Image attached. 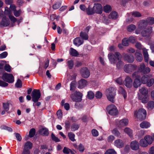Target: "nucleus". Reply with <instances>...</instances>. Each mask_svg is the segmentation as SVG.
<instances>
[{
	"mask_svg": "<svg viewBox=\"0 0 154 154\" xmlns=\"http://www.w3.org/2000/svg\"><path fill=\"white\" fill-rule=\"evenodd\" d=\"M106 95L108 100L112 103L115 102L116 90L113 88H110L106 91Z\"/></svg>",
	"mask_w": 154,
	"mask_h": 154,
	"instance_id": "f257e3e1",
	"label": "nucleus"
},
{
	"mask_svg": "<svg viewBox=\"0 0 154 154\" xmlns=\"http://www.w3.org/2000/svg\"><path fill=\"white\" fill-rule=\"evenodd\" d=\"M108 57L111 63L114 64L116 63L117 60H119L122 57L121 54L118 52H116L115 54L110 53L108 54Z\"/></svg>",
	"mask_w": 154,
	"mask_h": 154,
	"instance_id": "f03ea898",
	"label": "nucleus"
},
{
	"mask_svg": "<svg viewBox=\"0 0 154 154\" xmlns=\"http://www.w3.org/2000/svg\"><path fill=\"white\" fill-rule=\"evenodd\" d=\"M152 144V140L150 135L145 136L144 138L141 139L139 142L140 146L143 147H146L148 146L149 145Z\"/></svg>",
	"mask_w": 154,
	"mask_h": 154,
	"instance_id": "7ed1b4c3",
	"label": "nucleus"
},
{
	"mask_svg": "<svg viewBox=\"0 0 154 154\" xmlns=\"http://www.w3.org/2000/svg\"><path fill=\"white\" fill-rule=\"evenodd\" d=\"M132 76L133 78H136L134 81L133 86L134 88H137L139 87L142 84L140 79V76L139 75V72H135L132 74Z\"/></svg>",
	"mask_w": 154,
	"mask_h": 154,
	"instance_id": "20e7f679",
	"label": "nucleus"
},
{
	"mask_svg": "<svg viewBox=\"0 0 154 154\" xmlns=\"http://www.w3.org/2000/svg\"><path fill=\"white\" fill-rule=\"evenodd\" d=\"M134 116L139 119H144L146 116V112L143 109H139L137 112L135 111L134 112Z\"/></svg>",
	"mask_w": 154,
	"mask_h": 154,
	"instance_id": "39448f33",
	"label": "nucleus"
},
{
	"mask_svg": "<svg viewBox=\"0 0 154 154\" xmlns=\"http://www.w3.org/2000/svg\"><path fill=\"white\" fill-rule=\"evenodd\" d=\"M82 96V94L79 91H75L74 93L72 94L70 97L72 100L75 102H80L81 101Z\"/></svg>",
	"mask_w": 154,
	"mask_h": 154,
	"instance_id": "423d86ee",
	"label": "nucleus"
},
{
	"mask_svg": "<svg viewBox=\"0 0 154 154\" xmlns=\"http://www.w3.org/2000/svg\"><path fill=\"white\" fill-rule=\"evenodd\" d=\"M2 78L4 81L9 83H12L14 81V77L13 75L6 72L4 73L2 75Z\"/></svg>",
	"mask_w": 154,
	"mask_h": 154,
	"instance_id": "0eeeda50",
	"label": "nucleus"
},
{
	"mask_svg": "<svg viewBox=\"0 0 154 154\" xmlns=\"http://www.w3.org/2000/svg\"><path fill=\"white\" fill-rule=\"evenodd\" d=\"M32 100L34 103L38 101L41 96L40 91L38 90L34 89L32 93Z\"/></svg>",
	"mask_w": 154,
	"mask_h": 154,
	"instance_id": "6e6552de",
	"label": "nucleus"
},
{
	"mask_svg": "<svg viewBox=\"0 0 154 154\" xmlns=\"http://www.w3.org/2000/svg\"><path fill=\"white\" fill-rule=\"evenodd\" d=\"M107 109L109 114L112 115L116 116L118 113L116 107L113 104L109 106Z\"/></svg>",
	"mask_w": 154,
	"mask_h": 154,
	"instance_id": "1a4fd4ad",
	"label": "nucleus"
},
{
	"mask_svg": "<svg viewBox=\"0 0 154 154\" xmlns=\"http://www.w3.org/2000/svg\"><path fill=\"white\" fill-rule=\"evenodd\" d=\"M138 70V71L137 72H139V75L140 72L144 74H146L149 73L150 71V69L148 67H146L145 65L143 63L140 64Z\"/></svg>",
	"mask_w": 154,
	"mask_h": 154,
	"instance_id": "9d476101",
	"label": "nucleus"
},
{
	"mask_svg": "<svg viewBox=\"0 0 154 154\" xmlns=\"http://www.w3.org/2000/svg\"><path fill=\"white\" fill-rule=\"evenodd\" d=\"M137 68V66H136L129 64L125 66L124 70L126 72L130 73L132 71L135 70Z\"/></svg>",
	"mask_w": 154,
	"mask_h": 154,
	"instance_id": "9b49d317",
	"label": "nucleus"
},
{
	"mask_svg": "<svg viewBox=\"0 0 154 154\" xmlns=\"http://www.w3.org/2000/svg\"><path fill=\"white\" fill-rule=\"evenodd\" d=\"M125 60L128 63H132L134 60V58L133 55L131 54H128L123 53L122 54Z\"/></svg>",
	"mask_w": 154,
	"mask_h": 154,
	"instance_id": "f8f14e48",
	"label": "nucleus"
},
{
	"mask_svg": "<svg viewBox=\"0 0 154 154\" xmlns=\"http://www.w3.org/2000/svg\"><path fill=\"white\" fill-rule=\"evenodd\" d=\"M152 32V28L148 27L145 29L143 30L141 32V35L143 37H148Z\"/></svg>",
	"mask_w": 154,
	"mask_h": 154,
	"instance_id": "ddd939ff",
	"label": "nucleus"
},
{
	"mask_svg": "<svg viewBox=\"0 0 154 154\" xmlns=\"http://www.w3.org/2000/svg\"><path fill=\"white\" fill-rule=\"evenodd\" d=\"M81 73L82 76L85 78H88L90 75V71L86 67H84L81 69Z\"/></svg>",
	"mask_w": 154,
	"mask_h": 154,
	"instance_id": "4468645a",
	"label": "nucleus"
},
{
	"mask_svg": "<svg viewBox=\"0 0 154 154\" xmlns=\"http://www.w3.org/2000/svg\"><path fill=\"white\" fill-rule=\"evenodd\" d=\"M94 13L101 14L102 12V7L100 4H95L93 6Z\"/></svg>",
	"mask_w": 154,
	"mask_h": 154,
	"instance_id": "2eb2a0df",
	"label": "nucleus"
},
{
	"mask_svg": "<svg viewBox=\"0 0 154 154\" xmlns=\"http://www.w3.org/2000/svg\"><path fill=\"white\" fill-rule=\"evenodd\" d=\"M124 83L125 86L127 88H130L132 86V80L129 76H127L125 78Z\"/></svg>",
	"mask_w": 154,
	"mask_h": 154,
	"instance_id": "dca6fc26",
	"label": "nucleus"
},
{
	"mask_svg": "<svg viewBox=\"0 0 154 154\" xmlns=\"http://www.w3.org/2000/svg\"><path fill=\"white\" fill-rule=\"evenodd\" d=\"M139 143L137 141L134 140L131 142L130 147L132 150H137L139 148Z\"/></svg>",
	"mask_w": 154,
	"mask_h": 154,
	"instance_id": "f3484780",
	"label": "nucleus"
},
{
	"mask_svg": "<svg viewBox=\"0 0 154 154\" xmlns=\"http://www.w3.org/2000/svg\"><path fill=\"white\" fill-rule=\"evenodd\" d=\"M128 120L126 119H123L119 121L118 124L119 127L121 128L128 125Z\"/></svg>",
	"mask_w": 154,
	"mask_h": 154,
	"instance_id": "a211bd4d",
	"label": "nucleus"
},
{
	"mask_svg": "<svg viewBox=\"0 0 154 154\" xmlns=\"http://www.w3.org/2000/svg\"><path fill=\"white\" fill-rule=\"evenodd\" d=\"M10 21L9 19L5 17H4L0 23V25L4 26H7L10 25Z\"/></svg>",
	"mask_w": 154,
	"mask_h": 154,
	"instance_id": "6ab92c4d",
	"label": "nucleus"
},
{
	"mask_svg": "<svg viewBox=\"0 0 154 154\" xmlns=\"http://www.w3.org/2000/svg\"><path fill=\"white\" fill-rule=\"evenodd\" d=\"M114 145L118 148H122L124 146V143L122 140L120 139H117L114 142Z\"/></svg>",
	"mask_w": 154,
	"mask_h": 154,
	"instance_id": "aec40b11",
	"label": "nucleus"
},
{
	"mask_svg": "<svg viewBox=\"0 0 154 154\" xmlns=\"http://www.w3.org/2000/svg\"><path fill=\"white\" fill-rule=\"evenodd\" d=\"M78 83V88H82L87 85V82L85 80L82 79L79 81Z\"/></svg>",
	"mask_w": 154,
	"mask_h": 154,
	"instance_id": "412c9836",
	"label": "nucleus"
},
{
	"mask_svg": "<svg viewBox=\"0 0 154 154\" xmlns=\"http://www.w3.org/2000/svg\"><path fill=\"white\" fill-rule=\"evenodd\" d=\"M73 42L74 45L78 47L82 45L83 42V40L79 37L75 38Z\"/></svg>",
	"mask_w": 154,
	"mask_h": 154,
	"instance_id": "4be33fe9",
	"label": "nucleus"
},
{
	"mask_svg": "<svg viewBox=\"0 0 154 154\" xmlns=\"http://www.w3.org/2000/svg\"><path fill=\"white\" fill-rule=\"evenodd\" d=\"M138 99L141 100V102L142 103H146L149 100L148 95L144 96L139 95L138 96Z\"/></svg>",
	"mask_w": 154,
	"mask_h": 154,
	"instance_id": "5701e85b",
	"label": "nucleus"
},
{
	"mask_svg": "<svg viewBox=\"0 0 154 154\" xmlns=\"http://www.w3.org/2000/svg\"><path fill=\"white\" fill-rule=\"evenodd\" d=\"M149 79V76L146 75H144L140 78L142 83L143 84H146Z\"/></svg>",
	"mask_w": 154,
	"mask_h": 154,
	"instance_id": "b1692460",
	"label": "nucleus"
},
{
	"mask_svg": "<svg viewBox=\"0 0 154 154\" xmlns=\"http://www.w3.org/2000/svg\"><path fill=\"white\" fill-rule=\"evenodd\" d=\"M139 91L142 96L148 95V91L147 88L145 87L141 88L139 89Z\"/></svg>",
	"mask_w": 154,
	"mask_h": 154,
	"instance_id": "393cba45",
	"label": "nucleus"
},
{
	"mask_svg": "<svg viewBox=\"0 0 154 154\" xmlns=\"http://www.w3.org/2000/svg\"><path fill=\"white\" fill-rule=\"evenodd\" d=\"M148 24V22L146 19L143 20L140 23L138 27L140 29L144 28Z\"/></svg>",
	"mask_w": 154,
	"mask_h": 154,
	"instance_id": "a878e982",
	"label": "nucleus"
},
{
	"mask_svg": "<svg viewBox=\"0 0 154 154\" xmlns=\"http://www.w3.org/2000/svg\"><path fill=\"white\" fill-rule=\"evenodd\" d=\"M124 132L127 134L131 137H133L132 131L130 128L127 127L124 130Z\"/></svg>",
	"mask_w": 154,
	"mask_h": 154,
	"instance_id": "bb28decb",
	"label": "nucleus"
},
{
	"mask_svg": "<svg viewBox=\"0 0 154 154\" xmlns=\"http://www.w3.org/2000/svg\"><path fill=\"white\" fill-rule=\"evenodd\" d=\"M143 51L145 61L146 62H147L149 60V55L147 51V50L145 48H143Z\"/></svg>",
	"mask_w": 154,
	"mask_h": 154,
	"instance_id": "cd10ccee",
	"label": "nucleus"
},
{
	"mask_svg": "<svg viewBox=\"0 0 154 154\" xmlns=\"http://www.w3.org/2000/svg\"><path fill=\"white\" fill-rule=\"evenodd\" d=\"M135 56L136 60L138 62H141L143 60V57L142 54L138 52L135 53Z\"/></svg>",
	"mask_w": 154,
	"mask_h": 154,
	"instance_id": "c85d7f7f",
	"label": "nucleus"
},
{
	"mask_svg": "<svg viewBox=\"0 0 154 154\" xmlns=\"http://www.w3.org/2000/svg\"><path fill=\"white\" fill-rule=\"evenodd\" d=\"M32 143L29 141L26 142L24 145V149L29 150L32 147Z\"/></svg>",
	"mask_w": 154,
	"mask_h": 154,
	"instance_id": "c756f323",
	"label": "nucleus"
},
{
	"mask_svg": "<svg viewBox=\"0 0 154 154\" xmlns=\"http://www.w3.org/2000/svg\"><path fill=\"white\" fill-rule=\"evenodd\" d=\"M150 126V124L146 122H141L140 126V127L143 128H146L149 127Z\"/></svg>",
	"mask_w": 154,
	"mask_h": 154,
	"instance_id": "7c9ffc66",
	"label": "nucleus"
},
{
	"mask_svg": "<svg viewBox=\"0 0 154 154\" xmlns=\"http://www.w3.org/2000/svg\"><path fill=\"white\" fill-rule=\"evenodd\" d=\"M118 17V14L117 13L115 12H111L109 16V18L110 19H116Z\"/></svg>",
	"mask_w": 154,
	"mask_h": 154,
	"instance_id": "2f4dec72",
	"label": "nucleus"
},
{
	"mask_svg": "<svg viewBox=\"0 0 154 154\" xmlns=\"http://www.w3.org/2000/svg\"><path fill=\"white\" fill-rule=\"evenodd\" d=\"M118 92L119 93L122 94L125 99L127 97V95H126V93L125 90L123 89V88L122 87H119Z\"/></svg>",
	"mask_w": 154,
	"mask_h": 154,
	"instance_id": "473e14b6",
	"label": "nucleus"
},
{
	"mask_svg": "<svg viewBox=\"0 0 154 154\" xmlns=\"http://www.w3.org/2000/svg\"><path fill=\"white\" fill-rule=\"evenodd\" d=\"M69 53L70 55L76 57L79 55L78 52L72 48H70Z\"/></svg>",
	"mask_w": 154,
	"mask_h": 154,
	"instance_id": "72a5a7b5",
	"label": "nucleus"
},
{
	"mask_svg": "<svg viewBox=\"0 0 154 154\" xmlns=\"http://www.w3.org/2000/svg\"><path fill=\"white\" fill-rule=\"evenodd\" d=\"M86 11L87 14L89 15H92L95 13L93 8H91L89 6L86 8Z\"/></svg>",
	"mask_w": 154,
	"mask_h": 154,
	"instance_id": "f704fd0d",
	"label": "nucleus"
},
{
	"mask_svg": "<svg viewBox=\"0 0 154 154\" xmlns=\"http://www.w3.org/2000/svg\"><path fill=\"white\" fill-rule=\"evenodd\" d=\"M136 26L134 24H131L128 26L127 27V30L129 32L134 31L136 28Z\"/></svg>",
	"mask_w": 154,
	"mask_h": 154,
	"instance_id": "c9c22d12",
	"label": "nucleus"
},
{
	"mask_svg": "<svg viewBox=\"0 0 154 154\" xmlns=\"http://www.w3.org/2000/svg\"><path fill=\"white\" fill-rule=\"evenodd\" d=\"M68 136L70 140L72 142H74L75 140V134L71 132L68 133Z\"/></svg>",
	"mask_w": 154,
	"mask_h": 154,
	"instance_id": "e433bc0d",
	"label": "nucleus"
},
{
	"mask_svg": "<svg viewBox=\"0 0 154 154\" xmlns=\"http://www.w3.org/2000/svg\"><path fill=\"white\" fill-rule=\"evenodd\" d=\"M154 107V102L153 101H149L147 103V108L149 110H151Z\"/></svg>",
	"mask_w": 154,
	"mask_h": 154,
	"instance_id": "4c0bfd02",
	"label": "nucleus"
},
{
	"mask_svg": "<svg viewBox=\"0 0 154 154\" xmlns=\"http://www.w3.org/2000/svg\"><path fill=\"white\" fill-rule=\"evenodd\" d=\"M112 133L115 136L119 137H121L120 133L118 130L116 128H115L112 131Z\"/></svg>",
	"mask_w": 154,
	"mask_h": 154,
	"instance_id": "58836bf2",
	"label": "nucleus"
},
{
	"mask_svg": "<svg viewBox=\"0 0 154 154\" xmlns=\"http://www.w3.org/2000/svg\"><path fill=\"white\" fill-rule=\"evenodd\" d=\"M123 65V62L121 60H119L116 63V67L117 69H120L122 68Z\"/></svg>",
	"mask_w": 154,
	"mask_h": 154,
	"instance_id": "ea45409f",
	"label": "nucleus"
},
{
	"mask_svg": "<svg viewBox=\"0 0 154 154\" xmlns=\"http://www.w3.org/2000/svg\"><path fill=\"white\" fill-rule=\"evenodd\" d=\"M103 10L105 12L108 13L111 10V7L110 5H107L104 7Z\"/></svg>",
	"mask_w": 154,
	"mask_h": 154,
	"instance_id": "a19ab883",
	"label": "nucleus"
},
{
	"mask_svg": "<svg viewBox=\"0 0 154 154\" xmlns=\"http://www.w3.org/2000/svg\"><path fill=\"white\" fill-rule=\"evenodd\" d=\"M145 134V131L144 130H141L138 131L136 135L139 138H140Z\"/></svg>",
	"mask_w": 154,
	"mask_h": 154,
	"instance_id": "79ce46f5",
	"label": "nucleus"
},
{
	"mask_svg": "<svg viewBox=\"0 0 154 154\" xmlns=\"http://www.w3.org/2000/svg\"><path fill=\"white\" fill-rule=\"evenodd\" d=\"M79 127L78 125L75 124H73L71 127V130L72 131H74L77 130Z\"/></svg>",
	"mask_w": 154,
	"mask_h": 154,
	"instance_id": "37998d69",
	"label": "nucleus"
},
{
	"mask_svg": "<svg viewBox=\"0 0 154 154\" xmlns=\"http://www.w3.org/2000/svg\"><path fill=\"white\" fill-rule=\"evenodd\" d=\"M67 65L69 69H72L74 65V63L73 61L72 60H68L67 61Z\"/></svg>",
	"mask_w": 154,
	"mask_h": 154,
	"instance_id": "c03bdc74",
	"label": "nucleus"
},
{
	"mask_svg": "<svg viewBox=\"0 0 154 154\" xmlns=\"http://www.w3.org/2000/svg\"><path fill=\"white\" fill-rule=\"evenodd\" d=\"M35 129L32 128L29 131V136L30 138L33 137L35 134Z\"/></svg>",
	"mask_w": 154,
	"mask_h": 154,
	"instance_id": "a18cd8bd",
	"label": "nucleus"
},
{
	"mask_svg": "<svg viewBox=\"0 0 154 154\" xmlns=\"http://www.w3.org/2000/svg\"><path fill=\"white\" fill-rule=\"evenodd\" d=\"M104 154H116V152L113 149H108Z\"/></svg>",
	"mask_w": 154,
	"mask_h": 154,
	"instance_id": "49530a36",
	"label": "nucleus"
},
{
	"mask_svg": "<svg viewBox=\"0 0 154 154\" xmlns=\"http://www.w3.org/2000/svg\"><path fill=\"white\" fill-rule=\"evenodd\" d=\"M149 24L152 25L154 23V18L149 17L146 19Z\"/></svg>",
	"mask_w": 154,
	"mask_h": 154,
	"instance_id": "de8ad7c7",
	"label": "nucleus"
},
{
	"mask_svg": "<svg viewBox=\"0 0 154 154\" xmlns=\"http://www.w3.org/2000/svg\"><path fill=\"white\" fill-rule=\"evenodd\" d=\"M40 132L42 133L43 135L45 136H47L49 134L48 130L46 128H43L40 130Z\"/></svg>",
	"mask_w": 154,
	"mask_h": 154,
	"instance_id": "09e8293b",
	"label": "nucleus"
},
{
	"mask_svg": "<svg viewBox=\"0 0 154 154\" xmlns=\"http://www.w3.org/2000/svg\"><path fill=\"white\" fill-rule=\"evenodd\" d=\"M76 82L75 81L72 82L70 84V90L72 91L74 90L75 88Z\"/></svg>",
	"mask_w": 154,
	"mask_h": 154,
	"instance_id": "8fccbe9b",
	"label": "nucleus"
},
{
	"mask_svg": "<svg viewBox=\"0 0 154 154\" xmlns=\"http://www.w3.org/2000/svg\"><path fill=\"white\" fill-rule=\"evenodd\" d=\"M80 36L83 39L85 40H87L88 38V36L87 34L85 33L81 32L80 33Z\"/></svg>",
	"mask_w": 154,
	"mask_h": 154,
	"instance_id": "3c124183",
	"label": "nucleus"
},
{
	"mask_svg": "<svg viewBox=\"0 0 154 154\" xmlns=\"http://www.w3.org/2000/svg\"><path fill=\"white\" fill-rule=\"evenodd\" d=\"M132 15L135 17H139L141 16V14L138 11L132 12Z\"/></svg>",
	"mask_w": 154,
	"mask_h": 154,
	"instance_id": "603ef678",
	"label": "nucleus"
},
{
	"mask_svg": "<svg viewBox=\"0 0 154 154\" xmlns=\"http://www.w3.org/2000/svg\"><path fill=\"white\" fill-rule=\"evenodd\" d=\"M94 96V93L91 91H89L88 92V97L90 99H93Z\"/></svg>",
	"mask_w": 154,
	"mask_h": 154,
	"instance_id": "864d4df0",
	"label": "nucleus"
},
{
	"mask_svg": "<svg viewBox=\"0 0 154 154\" xmlns=\"http://www.w3.org/2000/svg\"><path fill=\"white\" fill-rule=\"evenodd\" d=\"M154 83V79H151L149 80L146 83L148 87H150L152 86Z\"/></svg>",
	"mask_w": 154,
	"mask_h": 154,
	"instance_id": "5fc2aeb1",
	"label": "nucleus"
},
{
	"mask_svg": "<svg viewBox=\"0 0 154 154\" xmlns=\"http://www.w3.org/2000/svg\"><path fill=\"white\" fill-rule=\"evenodd\" d=\"M4 109L6 111H8L9 109V104L8 103H3V104Z\"/></svg>",
	"mask_w": 154,
	"mask_h": 154,
	"instance_id": "6e6d98bb",
	"label": "nucleus"
},
{
	"mask_svg": "<svg viewBox=\"0 0 154 154\" xmlns=\"http://www.w3.org/2000/svg\"><path fill=\"white\" fill-rule=\"evenodd\" d=\"M128 40L127 38H124L122 41V44L124 46H128L129 45Z\"/></svg>",
	"mask_w": 154,
	"mask_h": 154,
	"instance_id": "4d7b16f0",
	"label": "nucleus"
},
{
	"mask_svg": "<svg viewBox=\"0 0 154 154\" xmlns=\"http://www.w3.org/2000/svg\"><path fill=\"white\" fill-rule=\"evenodd\" d=\"M14 15L16 17H18L20 16L21 14V11L19 10L18 11L16 10L13 12Z\"/></svg>",
	"mask_w": 154,
	"mask_h": 154,
	"instance_id": "13d9d810",
	"label": "nucleus"
},
{
	"mask_svg": "<svg viewBox=\"0 0 154 154\" xmlns=\"http://www.w3.org/2000/svg\"><path fill=\"white\" fill-rule=\"evenodd\" d=\"M15 86L17 88H21L22 86V83L21 80L18 79L15 84Z\"/></svg>",
	"mask_w": 154,
	"mask_h": 154,
	"instance_id": "bf43d9fd",
	"label": "nucleus"
},
{
	"mask_svg": "<svg viewBox=\"0 0 154 154\" xmlns=\"http://www.w3.org/2000/svg\"><path fill=\"white\" fill-rule=\"evenodd\" d=\"M102 93L99 91H97L95 94V97L97 99L101 98L102 97Z\"/></svg>",
	"mask_w": 154,
	"mask_h": 154,
	"instance_id": "052dcab7",
	"label": "nucleus"
},
{
	"mask_svg": "<svg viewBox=\"0 0 154 154\" xmlns=\"http://www.w3.org/2000/svg\"><path fill=\"white\" fill-rule=\"evenodd\" d=\"M70 123L69 121H67L65 122V128L67 130H69L70 128Z\"/></svg>",
	"mask_w": 154,
	"mask_h": 154,
	"instance_id": "680f3d73",
	"label": "nucleus"
},
{
	"mask_svg": "<svg viewBox=\"0 0 154 154\" xmlns=\"http://www.w3.org/2000/svg\"><path fill=\"white\" fill-rule=\"evenodd\" d=\"M92 134L94 137H97L99 135L97 131L95 129H93L91 131Z\"/></svg>",
	"mask_w": 154,
	"mask_h": 154,
	"instance_id": "e2e57ef3",
	"label": "nucleus"
},
{
	"mask_svg": "<svg viewBox=\"0 0 154 154\" xmlns=\"http://www.w3.org/2000/svg\"><path fill=\"white\" fill-rule=\"evenodd\" d=\"M9 17L11 21L13 23H14L17 21V19L11 14L9 15Z\"/></svg>",
	"mask_w": 154,
	"mask_h": 154,
	"instance_id": "0e129e2a",
	"label": "nucleus"
},
{
	"mask_svg": "<svg viewBox=\"0 0 154 154\" xmlns=\"http://www.w3.org/2000/svg\"><path fill=\"white\" fill-rule=\"evenodd\" d=\"M5 70L8 72H10L11 71V67L8 64H6L4 66Z\"/></svg>",
	"mask_w": 154,
	"mask_h": 154,
	"instance_id": "69168bd1",
	"label": "nucleus"
},
{
	"mask_svg": "<svg viewBox=\"0 0 154 154\" xmlns=\"http://www.w3.org/2000/svg\"><path fill=\"white\" fill-rule=\"evenodd\" d=\"M128 40L130 42L132 43H134L136 42L137 39L135 37L131 36L129 38Z\"/></svg>",
	"mask_w": 154,
	"mask_h": 154,
	"instance_id": "338daca9",
	"label": "nucleus"
},
{
	"mask_svg": "<svg viewBox=\"0 0 154 154\" xmlns=\"http://www.w3.org/2000/svg\"><path fill=\"white\" fill-rule=\"evenodd\" d=\"M71 150L66 147H64L63 150V152L66 154H68L69 153Z\"/></svg>",
	"mask_w": 154,
	"mask_h": 154,
	"instance_id": "774afa93",
	"label": "nucleus"
}]
</instances>
